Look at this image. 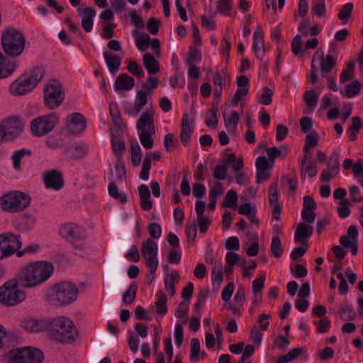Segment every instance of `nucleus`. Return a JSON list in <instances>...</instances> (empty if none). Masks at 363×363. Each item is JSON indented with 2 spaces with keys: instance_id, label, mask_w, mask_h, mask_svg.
Segmentation results:
<instances>
[{
  "instance_id": "1",
  "label": "nucleus",
  "mask_w": 363,
  "mask_h": 363,
  "mask_svg": "<svg viewBox=\"0 0 363 363\" xmlns=\"http://www.w3.org/2000/svg\"><path fill=\"white\" fill-rule=\"evenodd\" d=\"M53 265L48 262H37L28 264L17 277L18 285L23 288L35 286L47 279L53 272Z\"/></svg>"
},
{
  "instance_id": "2",
  "label": "nucleus",
  "mask_w": 363,
  "mask_h": 363,
  "mask_svg": "<svg viewBox=\"0 0 363 363\" xmlns=\"http://www.w3.org/2000/svg\"><path fill=\"white\" fill-rule=\"evenodd\" d=\"M46 331L52 340L63 344H72L78 337L77 328L66 316L48 319Z\"/></svg>"
},
{
  "instance_id": "3",
  "label": "nucleus",
  "mask_w": 363,
  "mask_h": 363,
  "mask_svg": "<svg viewBox=\"0 0 363 363\" xmlns=\"http://www.w3.org/2000/svg\"><path fill=\"white\" fill-rule=\"evenodd\" d=\"M1 43L6 55L16 57L23 52L26 39L19 30L15 28H8L2 32Z\"/></svg>"
},
{
  "instance_id": "4",
  "label": "nucleus",
  "mask_w": 363,
  "mask_h": 363,
  "mask_svg": "<svg viewBox=\"0 0 363 363\" xmlns=\"http://www.w3.org/2000/svg\"><path fill=\"white\" fill-rule=\"evenodd\" d=\"M78 294L77 288L70 282L55 284L48 292L49 301L55 306H62L74 302Z\"/></svg>"
},
{
  "instance_id": "5",
  "label": "nucleus",
  "mask_w": 363,
  "mask_h": 363,
  "mask_svg": "<svg viewBox=\"0 0 363 363\" xmlns=\"http://www.w3.org/2000/svg\"><path fill=\"white\" fill-rule=\"evenodd\" d=\"M43 359L40 350L30 347L13 349L3 355L4 363H40Z\"/></svg>"
},
{
  "instance_id": "6",
  "label": "nucleus",
  "mask_w": 363,
  "mask_h": 363,
  "mask_svg": "<svg viewBox=\"0 0 363 363\" xmlns=\"http://www.w3.org/2000/svg\"><path fill=\"white\" fill-rule=\"evenodd\" d=\"M30 201L29 195L19 191H13L1 197L0 205L5 211L17 213L28 208Z\"/></svg>"
},
{
  "instance_id": "7",
  "label": "nucleus",
  "mask_w": 363,
  "mask_h": 363,
  "mask_svg": "<svg viewBox=\"0 0 363 363\" xmlns=\"http://www.w3.org/2000/svg\"><path fill=\"white\" fill-rule=\"evenodd\" d=\"M45 71L40 67L34 68L29 77H21L10 85V91L14 96H22L32 91L44 75Z\"/></svg>"
},
{
  "instance_id": "8",
  "label": "nucleus",
  "mask_w": 363,
  "mask_h": 363,
  "mask_svg": "<svg viewBox=\"0 0 363 363\" xmlns=\"http://www.w3.org/2000/svg\"><path fill=\"white\" fill-rule=\"evenodd\" d=\"M17 279L6 282L0 287V303L7 306H15L25 299V294L18 288Z\"/></svg>"
},
{
  "instance_id": "9",
  "label": "nucleus",
  "mask_w": 363,
  "mask_h": 363,
  "mask_svg": "<svg viewBox=\"0 0 363 363\" xmlns=\"http://www.w3.org/2000/svg\"><path fill=\"white\" fill-rule=\"evenodd\" d=\"M58 120V116L55 113L37 117L30 123V131L35 136H44L55 128Z\"/></svg>"
},
{
  "instance_id": "10",
  "label": "nucleus",
  "mask_w": 363,
  "mask_h": 363,
  "mask_svg": "<svg viewBox=\"0 0 363 363\" xmlns=\"http://www.w3.org/2000/svg\"><path fill=\"white\" fill-rule=\"evenodd\" d=\"M62 86L56 80H52L44 88V104L49 109H55L63 101Z\"/></svg>"
},
{
  "instance_id": "11",
  "label": "nucleus",
  "mask_w": 363,
  "mask_h": 363,
  "mask_svg": "<svg viewBox=\"0 0 363 363\" xmlns=\"http://www.w3.org/2000/svg\"><path fill=\"white\" fill-rule=\"evenodd\" d=\"M23 130V124L18 117H9L0 124V132L4 140L16 138Z\"/></svg>"
},
{
  "instance_id": "12",
  "label": "nucleus",
  "mask_w": 363,
  "mask_h": 363,
  "mask_svg": "<svg viewBox=\"0 0 363 363\" xmlns=\"http://www.w3.org/2000/svg\"><path fill=\"white\" fill-rule=\"evenodd\" d=\"M358 230L355 225H350L347 234L340 239V245L347 249H350L352 255H355L358 252Z\"/></svg>"
},
{
  "instance_id": "13",
  "label": "nucleus",
  "mask_w": 363,
  "mask_h": 363,
  "mask_svg": "<svg viewBox=\"0 0 363 363\" xmlns=\"http://www.w3.org/2000/svg\"><path fill=\"white\" fill-rule=\"evenodd\" d=\"M157 245L150 238L142 243L141 252L146 264H158L157 258Z\"/></svg>"
},
{
  "instance_id": "14",
  "label": "nucleus",
  "mask_w": 363,
  "mask_h": 363,
  "mask_svg": "<svg viewBox=\"0 0 363 363\" xmlns=\"http://www.w3.org/2000/svg\"><path fill=\"white\" fill-rule=\"evenodd\" d=\"M3 238H1L2 246L4 247L6 255H11L16 252H18L21 246V237L16 235L12 233H5L1 234Z\"/></svg>"
},
{
  "instance_id": "15",
  "label": "nucleus",
  "mask_w": 363,
  "mask_h": 363,
  "mask_svg": "<svg viewBox=\"0 0 363 363\" xmlns=\"http://www.w3.org/2000/svg\"><path fill=\"white\" fill-rule=\"evenodd\" d=\"M66 126L67 130L72 134H78L85 129L86 119L81 113H72L68 116Z\"/></svg>"
},
{
  "instance_id": "16",
  "label": "nucleus",
  "mask_w": 363,
  "mask_h": 363,
  "mask_svg": "<svg viewBox=\"0 0 363 363\" xmlns=\"http://www.w3.org/2000/svg\"><path fill=\"white\" fill-rule=\"evenodd\" d=\"M43 181L47 188L59 190L64 186L62 174L60 171L52 169L43 174Z\"/></svg>"
},
{
  "instance_id": "17",
  "label": "nucleus",
  "mask_w": 363,
  "mask_h": 363,
  "mask_svg": "<svg viewBox=\"0 0 363 363\" xmlns=\"http://www.w3.org/2000/svg\"><path fill=\"white\" fill-rule=\"evenodd\" d=\"M59 232L62 237L69 242H74L84 238V235L81 231V229L78 226L71 223L62 225Z\"/></svg>"
},
{
  "instance_id": "18",
  "label": "nucleus",
  "mask_w": 363,
  "mask_h": 363,
  "mask_svg": "<svg viewBox=\"0 0 363 363\" xmlns=\"http://www.w3.org/2000/svg\"><path fill=\"white\" fill-rule=\"evenodd\" d=\"M153 116L154 111L152 108L143 112L137 122V129L141 132L148 131L155 133Z\"/></svg>"
},
{
  "instance_id": "19",
  "label": "nucleus",
  "mask_w": 363,
  "mask_h": 363,
  "mask_svg": "<svg viewBox=\"0 0 363 363\" xmlns=\"http://www.w3.org/2000/svg\"><path fill=\"white\" fill-rule=\"evenodd\" d=\"M278 185L277 183H273L270 185L269 189V203L272 207L273 218L276 220H279L281 218V206L278 202Z\"/></svg>"
},
{
  "instance_id": "20",
  "label": "nucleus",
  "mask_w": 363,
  "mask_h": 363,
  "mask_svg": "<svg viewBox=\"0 0 363 363\" xmlns=\"http://www.w3.org/2000/svg\"><path fill=\"white\" fill-rule=\"evenodd\" d=\"M194 119L189 118L188 113H184L182 121V132L180 134V138L182 143L186 146L189 143L190 136L193 133L194 127Z\"/></svg>"
},
{
  "instance_id": "21",
  "label": "nucleus",
  "mask_w": 363,
  "mask_h": 363,
  "mask_svg": "<svg viewBox=\"0 0 363 363\" xmlns=\"http://www.w3.org/2000/svg\"><path fill=\"white\" fill-rule=\"evenodd\" d=\"M313 233V228L306 223H300L295 231L294 240L296 242L302 245L306 243L307 239L309 238Z\"/></svg>"
},
{
  "instance_id": "22",
  "label": "nucleus",
  "mask_w": 363,
  "mask_h": 363,
  "mask_svg": "<svg viewBox=\"0 0 363 363\" xmlns=\"http://www.w3.org/2000/svg\"><path fill=\"white\" fill-rule=\"evenodd\" d=\"M79 15L82 17V26L87 32H90L93 27V18L96 15L95 10L91 7L86 9L79 8Z\"/></svg>"
},
{
  "instance_id": "23",
  "label": "nucleus",
  "mask_w": 363,
  "mask_h": 363,
  "mask_svg": "<svg viewBox=\"0 0 363 363\" xmlns=\"http://www.w3.org/2000/svg\"><path fill=\"white\" fill-rule=\"evenodd\" d=\"M135 84V79L127 74H121L117 77L114 87L117 91H130Z\"/></svg>"
},
{
  "instance_id": "24",
  "label": "nucleus",
  "mask_w": 363,
  "mask_h": 363,
  "mask_svg": "<svg viewBox=\"0 0 363 363\" xmlns=\"http://www.w3.org/2000/svg\"><path fill=\"white\" fill-rule=\"evenodd\" d=\"M160 158V152H148L143 160L142 170L140 173V177L143 180H147L149 178V171L151 168V161L159 160Z\"/></svg>"
},
{
  "instance_id": "25",
  "label": "nucleus",
  "mask_w": 363,
  "mask_h": 363,
  "mask_svg": "<svg viewBox=\"0 0 363 363\" xmlns=\"http://www.w3.org/2000/svg\"><path fill=\"white\" fill-rule=\"evenodd\" d=\"M48 319L38 320L35 319H26L23 322L24 329L29 332L38 333L47 330Z\"/></svg>"
},
{
  "instance_id": "26",
  "label": "nucleus",
  "mask_w": 363,
  "mask_h": 363,
  "mask_svg": "<svg viewBox=\"0 0 363 363\" xmlns=\"http://www.w3.org/2000/svg\"><path fill=\"white\" fill-rule=\"evenodd\" d=\"M145 91V90L138 91L133 108L128 111L130 115L137 116L147 104V97Z\"/></svg>"
},
{
  "instance_id": "27",
  "label": "nucleus",
  "mask_w": 363,
  "mask_h": 363,
  "mask_svg": "<svg viewBox=\"0 0 363 363\" xmlns=\"http://www.w3.org/2000/svg\"><path fill=\"white\" fill-rule=\"evenodd\" d=\"M104 57L108 70L111 74H115L119 70L121 58L117 55L110 54L107 52H104Z\"/></svg>"
},
{
  "instance_id": "28",
  "label": "nucleus",
  "mask_w": 363,
  "mask_h": 363,
  "mask_svg": "<svg viewBox=\"0 0 363 363\" xmlns=\"http://www.w3.org/2000/svg\"><path fill=\"white\" fill-rule=\"evenodd\" d=\"M320 52V70L323 73H328L331 72L336 64L335 59L330 55H327L325 57L323 56V52L320 50H318L315 55H318Z\"/></svg>"
},
{
  "instance_id": "29",
  "label": "nucleus",
  "mask_w": 363,
  "mask_h": 363,
  "mask_svg": "<svg viewBox=\"0 0 363 363\" xmlns=\"http://www.w3.org/2000/svg\"><path fill=\"white\" fill-rule=\"evenodd\" d=\"M143 61L145 68L150 74H155L160 71L159 62L151 54L146 53L144 55Z\"/></svg>"
},
{
  "instance_id": "30",
  "label": "nucleus",
  "mask_w": 363,
  "mask_h": 363,
  "mask_svg": "<svg viewBox=\"0 0 363 363\" xmlns=\"http://www.w3.org/2000/svg\"><path fill=\"white\" fill-rule=\"evenodd\" d=\"M16 342V337L11 334L6 335L4 327L0 325V349H10Z\"/></svg>"
},
{
  "instance_id": "31",
  "label": "nucleus",
  "mask_w": 363,
  "mask_h": 363,
  "mask_svg": "<svg viewBox=\"0 0 363 363\" xmlns=\"http://www.w3.org/2000/svg\"><path fill=\"white\" fill-rule=\"evenodd\" d=\"M179 279V274L178 272L174 271L170 274H168L165 276L164 279V284L165 289L169 293V296L172 297L175 292V283L174 280L178 281Z\"/></svg>"
},
{
  "instance_id": "32",
  "label": "nucleus",
  "mask_w": 363,
  "mask_h": 363,
  "mask_svg": "<svg viewBox=\"0 0 363 363\" xmlns=\"http://www.w3.org/2000/svg\"><path fill=\"white\" fill-rule=\"evenodd\" d=\"M318 173L316 163L313 160H308L306 164H301V178L303 181L306 174L310 177H314Z\"/></svg>"
},
{
  "instance_id": "33",
  "label": "nucleus",
  "mask_w": 363,
  "mask_h": 363,
  "mask_svg": "<svg viewBox=\"0 0 363 363\" xmlns=\"http://www.w3.org/2000/svg\"><path fill=\"white\" fill-rule=\"evenodd\" d=\"M130 153L133 165L137 167L141 162V149L136 140H130Z\"/></svg>"
},
{
  "instance_id": "34",
  "label": "nucleus",
  "mask_w": 363,
  "mask_h": 363,
  "mask_svg": "<svg viewBox=\"0 0 363 363\" xmlns=\"http://www.w3.org/2000/svg\"><path fill=\"white\" fill-rule=\"evenodd\" d=\"M218 103L213 102L211 109L206 113V123L208 126H216L218 124L217 112Z\"/></svg>"
},
{
  "instance_id": "35",
  "label": "nucleus",
  "mask_w": 363,
  "mask_h": 363,
  "mask_svg": "<svg viewBox=\"0 0 363 363\" xmlns=\"http://www.w3.org/2000/svg\"><path fill=\"white\" fill-rule=\"evenodd\" d=\"M361 89V84L359 81L354 80L352 83L347 84L344 91H341L342 95L347 98H352L357 95Z\"/></svg>"
},
{
  "instance_id": "36",
  "label": "nucleus",
  "mask_w": 363,
  "mask_h": 363,
  "mask_svg": "<svg viewBox=\"0 0 363 363\" xmlns=\"http://www.w3.org/2000/svg\"><path fill=\"white\" fill-rule=\"evenodd\" d=\"M16 68V65L9 60H4L0 62V79L11 75Z\"/></svg>"
},
{
  "instance_id": "37",
  "label": "nucleus",
  "mask_w": 363,
  "mask_h": 363,
  "mask_svg": "<svg viewBox=\"0 0 363 363\" xmlns=\"http://www.w3.org/2000/svg\"><path fill=\"white\" fill-rule=\"evenodd\" d=\"M340 317L342 320H352L355 318L356 314L354 310L347 303L342 304L339 311Z\"/></svg>"
},
{
  "instance_id": "38",
  "label": "nucleus",
  "mask_w": 363,
  "mask_h": 363,
  "mask_svg": "<svg viewBox=\"0 0 363 363\" xmlns=\"http://www.w3.org/2000/svg\"><path fill=\"white\" fill-rule=\"evenodd\" d=\"M157 301L155 303L156 312L160 315H164L167 312V308L166 306L167 298L164 293L160 291L157 294Z\"/></svg>"
},
{
  "instance_id": "39",
  "label": "nucleus",
  "mask_w": 363,
  "mask_h": 363,
  "mask_svg": "<svg viewBox=\"0 0 363 363\" xmlns=\"http://www.w3.org/2000/svg\"><path fill=\"white\" fill-rule=\"evenodd\" d=\"M138 286L135 284L129 286L128 289L123 294V302L125 304H131L135 299Z\"/></svg>"
},
{
  "instance_id": "40",
  "label": "nucleus",
  "mask_w": 363,
  "mask_h": 363,
  "mask_svg": "<svg viewBox=\"0 0 363 363\" xmlns=\"http://www.w3.org/2000/svg\"><path fill=\"white\" fill-rule=\"evenodd\" d=\"M238 199V196L235 191L233 189L229 190L225 195L222 206L226 208H235L237 204Z\"/></svg>"
},
{
  "instance_id": "41",
  "label": "nucleus",
  "mask_w": 363,
  "mask_h": 363,
  "mask_svg": "<svg viewBox=\"0 0 363 363\" xmlns=\"http://www.w3.org/2000/svg\"><path fill=\"white\" fill-rule=\"evenodd\" d=\"M155 133H150L148 131H143L139 134V138L142 145L147 150H150L153 147V139L152 135Z\"/></svg>"
},
{
  "instance_id": "42",
  "label": "nucleus",
  "mask_w": 363,
  "mask_h": 363,
  "mask_svg": "<svg viewBox=\"0 0 363 363\" xmlns=\"http://www.w3.org/2000/svg\"><path fill=\"white\" fill-rule=\"evenodd\" d=\"M291 50L295 55H303V40L300 35H296L291 42Z\"/></svg>"
},
{
  "instance_id": "43",
  "label": "nucleus",
  "mask_w": 363,
  "mask_h": 363,
  "mask_svg": "<svg viewBox=\"0 0 363 363\" xmlns=\"http://www.w3.org/2000/svg\"><path fill=\"white\" fill-rule=\"evenodd\" d=\"M111 143L113 150L116 155H121L125 151V145L121 138L113 135Z\"/></svg>"
},
{
  "instance_id": "44",
  "label": "nucleus",
  "mask_w": 363,
  "mask_h": 363,
  "mask_svg": "<svg viewBox=\"0 0 363 363\" xmlns=\"http://www.w3.org/2000/svg\"><path fill=\"white\" fill-rule=\"evenodd\" d=\"M327 169L333 172L335 174L338 173L340 163H339V153L333 152L330 155L328 164Z\"/></svg>"
},
{
  "instance_id": "45",
  "label": "nucleus",
  "mask_w": 363,
  "mask_h": 363,
  "mask_svg": "<svg viewBox=\"0 0 363 363\" xmlns=\"http://www.w3.org/2000/svg\"><path fill=\"white\" fill-rule=\"evenodd\" d=\"M311 11L318 17H323L326 13L325 0H315Z\"/></svg>"
},
{
  "instance_id": "46",
  "label": "nucleus",
  "mask_w": 363,
  "mask_h": 363,
  "mask_svg": "<svg viewBox=\"0 0 363 363\" xmlns=\"http://www.w3.org/2000/svg\"><path fill=\"white\" fill-rule=\"evenodd\" d=\"M318 96V93H315L313 90H310L305 92L303 98L306 105L310 108H313L316 106Z\"/></svg>"
},
{
  "instance_id": "47",
  "label": "nucleus",
  "mask_w": 363,
  "mask_h": 363,
  "mask_svg": "<svg viewBox=\"0 0 363 363\" xmlns=\"http://www.w3.org/2000/svg\"><path fill=\"white\" fill-rule=\"evenodd\" d=\"M108 194L111 197L119 200L123 203L127 202V196L125 194H119L115 182L110 183L108 186Z\"/></svg>"
},
{
  "instance_id": "48",
  "label": "nucleus",
  "mask_w": 363,
  "mask_h": 363,
  "mask_svg": "<svg viewBox=\"0 0 363 363\" xmlns=\"http://www.w3.org/2000/svg\"><path fill=\"white\" fill-rule=\"evenodd\" d=\"M201 60V54L199 49L194 46L190 48L189 56L186 60L188 65H194V63L200 62Z\"/></svg>"
},
{
  "instance_id": "49",
  "label": "nucleus",
  "mask_w": 363,
  "mask_h": 363,
  "mask_svg": "<svg viewBox=\"0 0 363 363\" xmlns=\"http://www.w3.org/2000/svg\"><path fill=\"white\" fill-rule=\"evenodd\" d=\"M272 254L276 257H279L283 253V248L281 240L279 237H274L272 239L270 247Z\"/></svg>"
},
{
  "instance_id": "50",
  "label": "nucleus",
  "mask_w": 363,
  "mask_h": 363,
  "mask_svg": "<svg viewBox=\"0 0 363 363\" xmlns=\"http://www.w3.org/2000/svg\"><path fill=\"white\" fill-rule=\"evenodd\" d=\"M31 152L30 150H27L25 149H21L20 150L16 151L13 156L12 160L13 163V167L16 169H19L21 167V159L26 155H30Z\"/></svg>"
},
{
  "instance_id": "51",
  "label": "nucleus",
  "mask_w": 363,
  "mask_h": 363,
  "mask_svg": "<svg viewBox=\"0 0 363 363\" xmlns=\"http://www.w3.org/2000/svg\"><path fill=\"white\" fill-rule=\"evenodd\" d=\"M353 10V4L347 3L345 4L338 13V18L342 21L347 22L351 18V13Z\"/></svg>"
},
{
  "instance_id": "52",
  "label": "nucleus",
  "mask_w": 363,
  "mask_h": 363,
  "mask_svg": "<svg viewBox=\"0 0 363 363\" xmlns=\"http://www.w3.org/2000/svg\"><path fill=\"white\" fill-rule=\"evenodd\" d=\"M340 206L337 207V213L340 218H345L350 214L349 208L350 202L347 199H342L340 202Z\"/></svg>"
},
{
  "instance_id": "53",
  "label": "nucleus",
  "mask_w": 363,
  "mask_h": 363,
  "mask_svg": "<svg viewBox=\"0 0 363 363\" xmlns=\"http://www.w3.org/2000/svg\"><path fill=\"white\" fill-rule=\"evenodd\" d=\"M200 353V343L198 339L193 338L191 340V354L190 359L191 361H198L199 354Z\"/></svg>"
},
{
  "instance_id": "54",
  "label": "nucleus",
  "mask_w": 363,
  "mask_h": 363,
  "mask_svg": "<svg viewBox=\"0 0 363 363\" xmlns=\"http://www.w3.org/2000/svg\"><path fill=\"white\" fill-rule=\"evenodd\" d=\"M150 41V36L147 34H143L136 39L135 43L139 50L144 52L147 49Z\"/></svg>"
},
{
  "instance_id": "55",
  "label": "nucleus",
  "mask_w": 363,
  "mask_h": 363,
  "mask_svg": "<svg viewBox=\"0 0 363 363\" xmlns=\"http://www.w3.org/2000/svg\"><path fill=\"white\" fill-rule=\"evenodd\" d=\"M187 308L188 306L186 303H180L177 309V316L183 324L186 323L188 321Z\"/></svg>"
},
{
  "instance_id": "56",
  "label": "nucleus",
  "mask_w": 363,
  "mask_h": 363,
  "mask_svg": "<svg viewBox=\"0 0 363 363\" xmlns=\"http://www.w3.org/2000/svg\"><path fill=\"white\" fill-rule=\"evenodd\" d=\"M127 69L129 72L136 77H141L144 74L143 69L139 67L138 62L135 60H130L129 62Z\"/></svg>"
},
{
  "instance_id": "57",
  "label": "nucleus",
  "mask_w": 363,
  "mask_h": 363,
  "mask_svg": "<svg viewBox=\"0 0 363 363\" xmlns=\"http://www.w3.org/2000/svg\"><path fill=\"white\" fill-rule=\"evenodd\" d=\"M160 24L161 22L159 19L154 17H151L147 21V28L151 34L155 35L158 32Z\"/></svg>"
},
{
  "instance_id": "58",
  "label": "nucleus",
  "mask_w": 363,
  "mask_h": 363,
  "mask_svg": "<svg viewBox=\"0 0 363 363\" xmlns=\"http://www.w3.org/2000/svg\"><path fill=\"white\" fill-rule=\"evenodd\" d=\"M231 0H219L217 10L224 15H228L231 10Z\"/></svg>"
},
{
  "instance_id": "59",
  "label": "nucleus",
  "mask_w": 363,
  "mask_h": 363,
  "mask_svg": "<svg viewBox=\"0 0 363 363\" xmlns=\"http://www.w3.org/2000/svg\"><path fill=\"white\" fill-rule=\"evenodd\" d=\"M315 323L317 325L316 330L318 333H325L328 332L330 325V322L327 318H322Z\"/></svg>"
},
{
  "instance_id": "60",
  "label": "nucleus",
  "mask_w": 363,
  "mask_h": 363,
  "mask_svg": "<svg viewBox=\"0 0 363 363\" xmlns=\"http://www.w3.org/2000/svg\"><path fill=\"white\" fill-rule=\"evenodd\" d=\"M250 87H238L236 91L234 96L232 99V104L233 105H237L239 101L242 99V97L247 95L249 92Z\"/></svg>"
},
{
  "instance_id": "61",
  "label": "nucleus",
  "mask_w": 363,
  "mask_h": 363,
  "mask_svg": "<svg viewBox=\"0 0 363 363\" xmlns=\"http://www.w3.org/2000/svg\"><path fill=\"white\" fill-rule=\"evenodd\" d=\"M227 170L226 166L222 164L216 165L214 168L213 176L216 179L223 180L226 178Z\"/></svg>"
},
{
  "instance_id": "62",
  "label": "nucleus",
  "mask_w": 363,
  "mask_h": 363,
  "mask_svg": "<svg viewBox=\"0 0 363 363\" xmlns=\"http://www.w3.org/2000/svg\"><path fill=\"white\" fill-rule=\"evenodd\" d=\"M274 164L267 160L266 157H259L256 160L257 169H269L272 167Z\"/></svg>"
},
{
  "instance_id": "63",
  "label": "nucleus",
  "mask_w": 363,
  "mask_h": 363,
  "mask_svg": "<svg viewBox=\"0 0 363 363\" xmlns=\"http://www.w3.org/2000/svg\"><path fill=\"white\" fill-rule=\"evenodd\" d=\"M211 279L213 282H221L223 281V270L220 263L213 267Z\"/></svg>"
},
{
  "instance_id": "64",
  "label": "nucleus",
  "mask_w": 363,
  "mask_h": 363,
  "mask_svg": "<svg viewBox=\"0 0 363 363\" xmlns=\"http://www.w3.org/2000/svg\"><path fill=\"white\" fill-rule=\"evenodd\" d=\"M273 91L269 87L265 86L263 88V92L261 96V103L264 105H269L272 103Z\"/></svg>"
}]
</instances>
